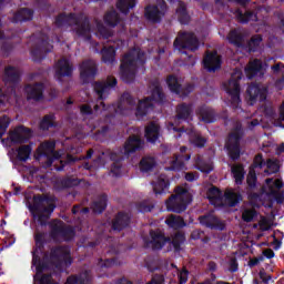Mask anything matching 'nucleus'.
<instances>
[{
	"label": "nucleus",
	"instance_id": "nucleus-8",
	"mask_svg": "<svg viewBox=\"0 0 284 284\" xmlns=\"http://www.w3.org/2000/svg\"><path fill=\"white\" fill-rule=\"evenodd\" d=\"M36 247L32 251V265L36 267L37 276H41L45 270H50L48 261H41L40 254H43L45 247V233L39 232L34 235Z\"/></svg>",
	"mask_w": 284,
	"mask_h": 284
},
{
	"label": "nucleus",
	"instance_id": "nucleus-13",
	"mask_svg": "<svg viewBox=\"0 0 284 284\" xmlns=\"http://www.w3.org/2000/svg\"><path fill=\"white\" fill-rule=\"evenodd\" d=\"M168 12V3L165 0H159L158 4H149L144 9V17L151 23H161Z\"/></svg>",
	"mask_w": 284,
	"mask_h": 284
},
{
	"label": "nucleus",
	"instance_id": "nucleus-60",
	"mask_svg": "<svg viewBox=\"0 0 284 284\" xmlns=\"http://www.w3.org/2000/svg\"><path fill=\"white\" fill-rule=\"evenodd\" d=\"M60 184L62 185V187L68 190L70 187H74V185H79V180L73 179V178H65V179L61 180Z\"/></svg>",
	"mask_w": 284,
	"mask_h": 284
},
{
	"label": "nucleus",
	"instance_id": "nucleus-21",
	"mask_svg": "<svg viewBox=\"0 0 284 284\" xmlns=\"http://www.w3.org/2000/svg\"><path fill=\"white\" fill-rule=\"evenodd\" d=\"M44 92L45 84H43V82H36L26 87L28 101H36V103H39V101H43V99H45V97L43 95Z\"/></svg>",
	"mask_w": 284,
	"mask_h": 284
},
{
	"label": "nucleus",
	"instance_id": "nucleus-40",
	"mask_svg": "<svg viewBox=\"0 0 284 284\" xmlns=\"http://www.w3.org/2000/svg\"><path fill=\"white\" fill-rule=\"evenodd\" d=\"M55 121H57V116L54 115V113L47 114L40 121L39 128L40 130H42V132H48L50 128H57Z\"/></svg>",
	"mask_w": 284,
	"mask_h": 284
},
{
	"label": "nucleus",
	"instance_id": "nucleus-6",
	"mask_svg": "<svg viewBox=\"0 0 284 284\" xmlns=\"http://www.w3.org/2000/svg\"><path fill=\"white\" fill-rule=\"evenodd\" d=\"M150 236L153 250H163L165 243H171L174 252H180L181 246L183 245V243H185V233L183 232H176L171 240L170 237H166L163 233H161V231L151 230Z\"/></svg>",
	"mask_w": 284,
	"mask_h": 284
},
{
	"label": "nucleus",
	"instance_id": "nucleus-11",
	"mask_svg": "<svg viewBox=\"0 0 284 284\" xmlns=\"http://www.w3.org/2000/svg\"><path fill=\"white\" fill-rule=\"evenodd\" d=\"M243 79V73L241 71H235L232 73L231 79L227 83H224V90L231 97V103L233 108H239L241 103V80Z\"/></svg>",
	"mask_w": 284,
	"mask_h": 284
},
{
	"label": "nucleus",
	"instance_id": "nucleus-9",
	"mask_svg": "<svg viewBox=\"0 0 284 284\" xmlns=\"http://www.w3.org/2000/svg\"><path fill=\"white\" fill-rule=\"evenodd\" d=\"M59 159H61V154L57 152V142L45 141L38 146L36 160L42 161L44 168H52V163Z\"/></svg>",
	"mask_w": 284,
	"mask_h": 284
},
{
	"label": "nucleus",
	"instance_id": "nucleus-34",
	"mask_svg": "<svg viewBox=\"0 0 284 284\" xmlns=\"http://www.w3.org/2000/svg\"><path fill=\"white\" fill-rule=\"evenodd\" d=\"M197 114L204 123H214V121H216V113L210 106H200L197 109Z\"/></svg>",
	"mask_w": 284,
	"mask_h": 284
},
{
	"label": "nucleus",
	"instance_id": "nucleus-59",
	"mask_svg": "<svg viewBox=\"0 0 284 284\" xmlns=\"http://www.w3.org/2000/svg\"><path fill=\"white\" fill-rule=\"evenodd\" d=\"M113 264H114L113 258H106V260L99 258L97 267H98V270H108V267H112Z\"/></svg>",
	"mask_w": 284,
	"mask_h": 284
},
{
	"label": "nucleus",
	"instance_id": "nucleus-29",
	"mask_svg": "<svg viewBox=\"0 0 284 284\" xmlns=\"http://www.w3.org/2000/svg\"><path fill=\"white\" fill-rule=\"evenodd\" d=\"M34 19V10L30 8L18 9L11 19V23H26Z\"/></svg>",
	"mask_w": 284,
	"mask_h": 284
},
{
	"label": "nucleus",
	"instance_id": "nucleus-56",
	"mask_svg": "<svg viewBox=\"0 0 284 284\" xmlns=\"http://www.w3.org/2000/svg\"><path fill=\"white\" fill-rule=\"evenodd\" d=\"M174 193L175 194H172L171 196H176L175 199H182V200H186V201H192V196L187 192V189H185L183 186H176L174 189Z\"/></svg>",
	"mask_w": 284,
	"mask_h": 284
},
{
	"label": "nucleus",
	"instance_id": "nucleus-55",
	"mask_svg": "<svg viewBox=\"0 0 284 284\" xmlns=\"http://www.w3.org/2000/svg\"><path fill=\"white\" fill-rule=\"evenodd\" d=\"M266 196H272L273 199H275V201L278 205H282V203H284V193L276 191L274 189V186H268V191L266 192Z\"/></svg>",
	"mask_w": 284,
	"mask_h": 284
},
{
	"label": "nucleus",
	"instance_id": "nucleus-58",
	"mask_svg": "<svg viewBox=\"0 0 284 284\" xmlns=\"http://www.w3.org/2000/svg\"><path fill=\"white\" fill-rule=\"evenodd\" d=\"M11 141L12 143H28V136H26L24 134L19 133L18 130H16L12 134H11Z\"/></svg>",
	"mask_w": 284,
	"mask_h": 284
},
{
	"label": "nucleus",
	"instance_id": "nucleus-64",
	"mask_svg": "<svg viewBox=\"0 0 284 284\" xmlns=\"http://www.w3.org/2000/svg\"><path fill=\"white\" fill-rule=\"evenodd\" d=\"M190 276V271H187L186 268H183L179 275H178V278H179V284H185L187 283V278Z\"/></svg>",
	"mask_w": 284,
	"mask_h": 284
},
{
	"label": "nucleus",
	"instance_id": "nucleus-61",
	"mask_svg": "<svg viewBox=\"0 0 284 284\" xmlns=\"http://www.w3.org/2000/svg\"><path fill=\"white\" fill-rule=\"evenodd\" d=\"M199 221L202 225H205L206 227H211V230H214V223L212 221H214V217H212L211 215H202L199 217Z\"/></svg>",
	"mask_w": 284,
	"mask_h": 284
},
{
	"label": "nucleus",
	"instance_id": "nucleus-16",
	"mask_svg": "<svg viewBox=\"0 0 284 284\" xmlns=\"http://www.w3.org/2000/svg\"><path fill=\"white\" fill-rule=\"evenodd\" d=\"M50 258L55 263L57 267L61 265L70 267L72 265V256L68 246H55L51 248Z\"/></svg>",
	"mask_w": 284,
	"mask_h": 284
},
{
	"label": "nucleus",
	"instance_id": "nucleus-30",
	"mask_svg": "<svg viewBox=\"0 0 284 284\" xmlns=\"http://www.w3.org/2000/svg\"><path fill=\"white\" fill-rule=\"evenodd\" d=\"M151 185L153 186V192L155 195L168 194L170 190V180L165 174L158 176L156 181H152Z\"/></svg>",
	"mask_w": 284,
	"mask_h": 284
},
{
	"label": "nucleus",
	"instance_id": "nucleus-1",
	"mask_svg": "<svg viewBox=\"0 0 284 284\" xmlns=\"http://www.w3.org/2000/svg\"><path fill=\"white\" fill-rule=\"evenodd\" d=\"M140 150H143V140H141L139 135H130L123 148H121L118 152L106 151V156H109L110 161L113 162L110 171L112 176H121L123 161H125V159H130L132 154L140 152Z\"/></svg>",
	"mask_w": 284,
	"mask_h": 284
},
{
	"label": "nucleus",
	"instance_id": "nucleus-35",
	"mask_svg": "<svg viewBox=\"0 0 284 284\" xmlns=\"http://www.w3.org/2000/svg\"><path fill=\"white\" fill-rule=\"evenodd\" d=\"M92 283V276L89 271H84L79 275H71L67 278L64 284H90Z\"/></svg>",
	"mask_w": 284,
	"mask_h": 284
},
{
	"label": "nucleus",
	"instance_id": "nucleus-48",
	"mask_svg": "<svg viewBox=\"0 0 284 284\" xmlns=\"http://www.w3.org/2000/svg\"><path fill=\"white\" fill-rule=\"evenodd\" d=\"M195 168H196V170H199V172H203V174H210L214 170V166H212V164H210V162H206L201 156L196 158Z\"/></svg>",
	"mask_w": 284,
	"mask_h": 284
},
{
	"label": "nucleus",
	"instance_id": "nucleus-41",
	"mask_svg": "<svg viewBox=\"0 0 284 284\" xmlns=\"http://www.w3.org/2000/svg\"><path fill=\"white\" fill-rule=\"evenodd\" d=\"M104 23L109 28H116L121 23V16L116 10H111L104 14Z\"/></svg>",
	"mask_w": 284,
	"mask_h": 284
},
{
	"label": "nucleus",
	"instance_id": "nucleus-50",
	"mask_svg": "<svg viewBox=\"0 0 284 284\" xmlns=\"http://www.w3.org/2000/svg\"><path fill=\"white\" fill-rule=\"evenodd\" d=\"M231 172L233 174V179L235 180V184L243 185V181L245 180V169H243L241 165H237L233 166Z\"/></svg>",
	"mask_w": 284,
	"mask_h": 284
},
{
	"label": "nucleus",
	"instance_id": "nucleus-19",
	"mask_svg": "<svg viewBox=\"0 0 284 284\" xmlns=\"http://www.w3.org/2000/svg\"><path fill=\"white\" fill-rule=\"evenodd\" d=\"M166 84L169 87V90L173 92V94H179L180 97L184 98L190 97L192 92H194V87L193 84H186V85H181L179 83V78L176 75L171 74L166 78Z\"/></svg>",
	"mask_w": 284,
	"mask_h": 284
},
{
	"label": "nucleus",
	"instance_id": "nucleus-27",
	"mask_svg": "<svg viewBox=\"0 0 284 284\" xmlns=\"http://www.w3.org/2000/svg\"><path fill=\"white\" fill-rule=\"evenodd\" d=\"M2 81L9 85H17L21 81V72L17 67L7 65L2 75Z\"/></svg>",
	"mask_w": 284,
	"mask_h": 284
},
{
	"label": "nucleus",
	"instance_id": "nucleus-46",
	"mask_svg": "<svg viewBox=\"0 0 284 284\" xmlns=\"http://www.w3.org/2000/svg\"><path fill=\"white\" fill-rule=\"evenodd\" d=\"M101 55L103 63L112 64L116 58V50H114V47H104L101 50Z\"/></svg>",
	"mask_w": 284,
	"mask_h": 284
},
{
	"label": "nucleus",
	"instance_id": "nucleus-14",
	"mask_svg": "<svg viewBox=\"0 0 284 284\" xmlns=\"http://www.w3.org/2000/svg\"><path fill=\"white\" fill-rule=\"evenodd\" d=\"M173 45L176 50H190L191 52H196L200 45L199 38L192 32L184 31L175 38Z\"/></svg>",
	"mask_w": 284,
	"mask_h": 284
},
{
	"label": "nucleus",
	"instance_id": "nucleus-47",
	"mask_svg": "<svg viewBox=\"0 0 284 284\" xmlns=\"http://www.w3.org/2000/svg\"><path fill=\"white\" fill-rule=\"evenodd\" d=\"M136 0H119L116 3V9L122 12V14H130V10L135 8Z\"/></svg>",
	"mask_w": 284,
	"mask_h": 284
},
{
	"label": "nucleus",
	"instance_id": "nucleus-57",
	"mask_svg": "<svg viewBox=\"0 0 284 284\" xmlns=\"http://www.w3.org/2000/svg\"><path fill=\"white\" fill-rule=\"evenodd\" d=\"M257 215L256 210L254 209H246L242 213V220L245 223H252L254 221V217Z\"/></svg>",
	"mask_w": 284,
	"mask_h": 284
},
{
	"label": "nucleus",
	"instance_id": "nucleus-3",
	"mask_svg": "<svg viewBox=\"0 0 284 284\" xmlns=\"http://www.w3.org/2000/svg\"><path fill=\"white\" fill-rule=\"evenodd\" d=\"M139 65H145V52L133 48L121 60L120 74L124 83H134Z\"/></svg>",
	"mask_w": 284,
	"mask_h": 284
},
{
	"label": "nucleus",
	"instance_id": "nucleus-24",
	"mask_svg": "<svg viewBox=\"0 0 284 284\" xmlns=\"http://www.w3.org/2000/svg\"><path fill=\"white\" fill-rule=\"evenodd\" d=\"M130 223H132V217L130 214L125 213L124 211H120L113 217L111 222V229L113 232H123V230L130 227Z\"/></svg>",
	"mask_w": 284,
	"mask_h": 284
},
{
	"label": "nucleus",
	"instance_id": "nucleus-4",
	"mask_svg": "<svg viewBox=\"0 0 284 284\" xmlns=\"http://www.w3.org/2000/svg\"><path fill=\"white\" fill-rule=\"evenodd\" d=\"M151 85L153 88L151 90V95L139 100L135 111L136 116H148V114H150V112L154 110V103L163 105V103H165L166 101L165 93L163 92V87H161L159 80L153 81Z\"/></svg>",
	"mask_w": 284,
	"mask_h": 284
},
{
	"label": "nucleus",
	"instance_id": "nucleus-17",
	"mask_svg": "<svg viewBox=\"0 0 284 284\" xmlns=\"http://www.w3.org/2000/svg\"><path fill=\"white\" fill-rule=\"evenodd\" d=\"M246 94L248 95V101L251 102V105H254L256 101L263 103V101L267 100V87L258 82H252L247 87Z\"/></svg>",
	"mask_w": 284,
	"mask_h": 284
},
{
	"label": "nucleus",
	"instance_id": "nucleus-37",
	"mask_svg": "<svg viewBox=\"0 0 284 284\" xmlns=\"http://www.w3.org/2000/svg\"><path fill=\"white\" fill-rule=\"evenodd\" d=\"M165 223L172 230H183V227L187 225L185 223V220H183L181 215H174V214L169 215L165 220Z\"/></svg>",
	"mask_w": 284,
	"mask_h": 284
},
{
	"label": "nucleus",
	"instance_id": "nucleus-5",
	"mask_svg": "<svg viewBox=\"0 0 284 284\" xmlns=\"http://www.w3.org/2000/svg\"><path fill=\"white\" fill-rule=\"evenodd\" d=\"M48 196L36 195L33 197V205L30 207V211L33 214V219H37L38 223L42 227H45V225H48V221L50 220L52 212H54V209L57 207L54 203H50L49 205L44 206L43 204L48 203Z\"/></svg>",
	"mask_w": 284,
	"mask_h": 284
},
{
	"label": "nucleus",
	"instance_id": "nucleus-18",
	"mask_svg": "<svg viewBox=\"0 0 284 284\" xmlns=\"http://www.w3.org/2000/svg\"><path fill=\"white\" fill-rule=\"evenodd\" d=\"M116 78L109 75L104 81L94 82L93 90L95 94H98V99L103 101V99H108L111 90L116 88Z\"/></svg>",
	"mask_w": 284,
	"mask_h": 284
},
{
	"label": "nucleus",
	"instance_id": "nucleus-36",
	"mask_svg": "<svg viewBox=\"0 0 284 284\" xmlns=\"http://www.w3.org/2000/svg\"><path fill=\"white\" fill-rule=\"evenodd\" d=\"M136 105V100L131 97L130 93L124 92L121 97L120 103L118 104V109L120 112H123V110H133V108Z\"/></svg>",
	"mask_w": 284,
	"mask_h": 284
},
{
	"label": "nucleus",
	"instance_id": "nucleus-62",
	"mask_svg": "<svg viewBox=\"0 0 284 284\" xmlns=\"http://www.w3.org/2000/svg\"><path fill=\"white\" fill-rule=\"evenodd\" d=\"M8 128H10V118L8 115H2L0 118V134H4Z\"/></svg>",
	"mask_w": 284,
	"mask_h": 284
},
{
	"label": "nucleus",
	"instance_id": "nucleus-12",
	"mask_svg": "<svg viewBox=\"0 0 284 284\" xmlns=\"http://www.w3.org/2000/svg\"><path fill=\"white\" fill-rule=\"evenodd\" d=\"M52 44H50V38L48 36H41L37 39L34 45L31 49V57L36 63H41L50 52H52Z\"/></svg>",
	"mask_w": 284,
	"mask_h": 284
},
{
	"label": "nucleus",
	"instance_id": "nucleus-43",
	"mask_svg": "<svg viewBox=\"0 0 284 284\" xmlns=\"http://www.w3.org/2000/svg\"><path fill=\"white\" fill-rule=\"evenodd\" d=\"M108 207V195L102 194L98 197L95 202H93L92 210L94 214H103L105 209Z\"/></svg>",
	"mask_w": 284,
	"mask_h": 284
},
{
	"label": "nucleus",
	"instance_id": "nucleus-52",
	"mask_svg": "<svg viewBox=\"0 0 284 284\" xmlns=\"http://www.w3.org/2000/svg\"><path fill=\"white\" fill-rule=\"evenodd\" d=\"M190 143L194 148H199L200 150H202V148H205L207 139L203 138V135L199 133H193L190 135Z\"/></svg>",
	"mask_w": 284,
	"mask_h": 284
},
{
	"label": "nucleus",
	"instance_id": "nucleus-7",
	"mask_svg": "<svg viewBox=\"0 0 284 284\" xmlns=\"http://www.w3.org/2000/svg\"><path fill=\"white\" fill-rule=\"evenodd\" d=\"M245 136L243 131V124L237 122L232 132L229 133L225 148L229 152V156L232 161H239L241 159V140Z\"/></svg>",
	"mask_w": 284,
	"mask_h": 284
},
{
	"label": "nucleus",
	"instance_id": "nucleus-32",
	"mask_svg": "<svg viewBox=\"0 0 284 284\" xmlns=\"http://www.w3.org/2000/svg\"><path fill=\"white\" fill-rule=\"evenodd\" d=\"M55 74L58 77V81H61L62 77H72V65H70V61L68 59H61L57 63Z\"/></svg>",
	"mask_w": 284,
	"mask_h": 284
},
{
	"label": "nucleus",
	"instance_id": "nucleus-26",
	"mask_svg": "<svg viewBox=\"0 0 284 284\" xmlns=\"http://www.w3.org/2000/svg\"><path fill=\"white\" fill-rule=\"evenodd\" d=\"M222 63L223 61L216 51L207 53L203 59V67L207 72H216V70H221Z\"/></svg>",
	"mask_w": 284,
	"mask_h": 284
},
{
	"label": "nucleus",
	"instance_id": "nucleus-22",
	"mask_svg": "<svg viewBox=\"0 0 284 284\" xmlns=\"http://www.w3.org/2000/svg\"><path fill=\"white\" fill-rule=\"evenodd\" d=\"M192 203V200H183L176 197V195H171L169 200H166V209L168 212H174L175 214H182L187 210V205Z\"/></svg>",
	"mask_w": 284,
	"mask_h": 284
},
{
	"label": "nucleus",
	"instance_id": "nucleus-25",
	"mask_svg": "<svg viewBox=\"0 0 284 284\" xmlns=\"http://www.w3.org/2000/svg\"><path fill=\"white\" fill-rule=\"evenodd\" d=\"M181 154L174 156V160L171 161V165L169 170L172 172H181V170H185V161H190L192 158L191 154H184L187 152V146L180 148Z\"/></svg>",
	"mask_w": 284,
	"mask_h": 284
},
{
	"label": "nucleus",
	"instance_id": "nucleus-42",
	"mask_svg": "<svg viewBox=\"0 0 284 284\" xmlns=\"http://www.w3.org/2000/svg\"><path fill=\"white\" fill-rule=\"evenodd\" d=\"M176 14L182 26H187L190 23L191 18L190 13H187V6L185 4V2H179Z\"/></svg>",
	"mask_w": 284,
	"mask_h": 284
},
{
	"label": "nucleus",
	"instance_id": "nucleus-10",
	"mask_svg": "<svg viewBox=\"0 0 284 284\" xmlns=\"http://www.w3.org/2000/svg\"><path fill=\"white\" fill-rule=\"evenodd\" d=\"M49 227L52 241L70 242L72 239H74V236H77V231H74V227L65 224V222L61 220H52L49 223Z\"/></svg>",
	"mask_w": 284,
	"mask_h": 284
},
{
	"label": "nucleus",
	"instance_id": "nucleus-63",
	"mask_svg": "<svg viewBox=\"0 0 284 284\" xmlns=\"http://www.w3.org/2000/svg\"><path fill=\"white\" fill-rule=\"evenodd\" d=\"M146 284H165V276L163 274H153L151 281Z\"/></svg>",
	"mask_w": 284,
	"mask_h": 284
},
{
	"label": "nucleus",
	"instance_id": "nucleus-45",
	"mask_svg": "<svg viewBox=\"0 0 284 284\" xmlns=\"http://www.w3.org/2000/svg\"><path fill=\"white\" fill-rule=\"evenodd\" d=\"M241 193H236L234 191H226L224 193V201L229 207H236L241 201Z\"/></svg>",
	"mask_w": 284,
	"mask_h": 284
},
{
	"label": "nucleus",
	"instance_id": "nucleus-51",
	"mask_svg": "<svg viewBox=\"0 0 284 284\" xmlns=\"http://www.w3.org/2000/svg\"><path fill=\"white\" fill-rule=\"evenodd\" d=\"M206 196L211 203H214V201L221 203L223 201V192H221L216 186L210 187L207 190Z\"/></svg>",
	"mask_w": 284,
	"mask_h": 284
},
{
	"label": "nucleus",
	"instance_id": "nucleus-15",
	"mask_svg": "<svg viewBox=\"0 0 284 284\" xmlns=\"http://www.w3.org/2000/svg\"><path fill=\"white\" fill-rule=\"evenodd\" d=\"M263 168H265V159H263V153H257L253 159V163L251 164L248 174L246 176L248 190H256V183L258 181L256 170H263Z\"/></svg>",
	"mask_w": 284,
	"mask_h": 284
},
{
	"label": "nucleus",
	"instance_id": "nucleus-49",
	"mask_svg": "<svg viewBox=\"0 0 284 284\" xmlns=\"http://www.w3.org/2000/svg\"><path fill=\"white\" fill-rule=\"evenodd\" d=\"M17 159L18 161H21L22 163H26L28 159H30V154H32V146L26 144L21 145L20 148L17 149Z\"/></svg>",
	"mask_w": 284,
	"mask_h": 284
},
{
	"label": "nucleus",
	"instance_id": "nucleus-54",
	"mask_svg": "<svg viewBox=\"0 0 284 284\" xmlns=\"http://www.w3.org/2000/svg\"><path fill=\"white\" fill-rule=\"evenodd\" d=\"M265 166L267 168V170L264 171L266 174H277V172L281 170L278 161L272 159H268L265 162Z\"/></svg>",
	"mask_w": 284,
	"mask_h": 284
},
{
	"label": "nucleus",
	"instance_id": "nucleus-31",
	"mask_svg": "<svg viewBox=\"0 0 284 284\" xmlns=\"http://www.w3.org/2000/svg\"><path fill=\"white\" fill-rule=\"evenodd\" d=\"M144 136L149 143H155L161 136V126L154 122L149 123L145 126Z\"/></svg>",
	"mask_w": 284,
	"mask_h": 284
},
{
	"label": "nucleus",
	"instance_id": "nucleus-2",
	"mask_svg": "<svg viewBox=\"0 0 284 284\" xmlns=\"http://www.w3.org/2000/svg\"><path fill=\"white\" fill-rule=\"evenodd\" d=\"M54 26L55 28L64 30L75 27L74 32L78 37H82L83 39H87V41H90V39H92V37L90 36V32H92V27L88 17L81 20V18H79V16H77V13L74 12H62L55 17Z\"/></svg>",
	"mask_w": 284,
	"mask_h": 284
},
{
	"label": "nucleus",
	"instance_id": "nucleus-23",
	"mask_svg": "<svg viewBox=\"0 0 284 284\" xmlns=\"http://www.w3.org/2000/svg\"><path fill=\"white\" fill-rule=\"evenodd\" d=\"M192 104L182 102L175 109V123H190L192 121Z\"/></svg>",
	"mask_w": 284,
	"mask_h": 284
},
{
	"label": "nucleus",
	"instance_id": "nucleus-33",
	"mask_svg": "<svg viewBox=\"0 0 284 284\" xmlns=\"http://www.w3.org/2000/svg\"><path fill=\"white\" fill-rule=\"evenodd\" d=\"M94 154V150L90 149L87 151V156H82V158H77L73 155L68 154L67 159L64 161H60L61 165L55 168L57 172H63V170H65V165L70 164V163H77V161H88L90 159H92V155Z\"/></svg>",
	"mask_w": 284,
	"mask_h": 284
},
{
	"label": "nucleus",
	"instance_id": "nucleus-44",
	"mask_svg": "<svg viewBox=\"0 0 284 284\" xmlns=\"http://www.w3.org/2000/svg\"><path fill=\"white\" fill-rule=\"evenodd\" d=\"M227 41L235 48H243V33L239 32V30L233 29L227 34Z\"/></svg>",
	"mask_w": 284,
	"mask_h": 284
},
{
	"label": "nucleus",
	"instance_id": "nucleus-20",
	"mask_svg": "<svg viewBox=\"0 0 284 284\" xmlns=\"http://www.w3.org/2000/svg\"><path fill=\"white\" fill-rule=\"evenodd\" d=\"M97 72H99V69L94 60H84L80 64V79L82 83H90L97 77Z\"/></svg>",
	"mask_w": 284,
	"mask_h": 284
},
{
	"label": "nucleus",
	"instance_id": "nucleus-39",
	"mask_svg": "<svg viewBox=\"0 0 284 284\" xmlns=\"http://www.w3.org/2000/svg\"><path fill=\"white\" fill-rule=\"evenodd\" d=\"M236 19L240 23H250V21H258L256 12L246 10L243 12L241 9L236 10Z\"/></svg>",
	"mask_w": 284,
	"mask_h": 284
},
{
	"label": "nucleus",
	"instance_id": "nucleus-38",
	"mask_svg": "<svg viewBox=\"0 0 284 284\" xmlns=\"http://www.w3.org/2000/svg\"><path fill=\"white\" fill-rule=\"evenodd\" d=\"M140 172L143 174L152 172L156 168V159L153 156H144L139 163Z\"/></svg>",
	"mask_w": 284,
	"mask_h": 284
},
{
	"label": "nucleus",
	"instance_id": "nucleus-53",
	"mask_svg": "<svg viewBox=\"0 0 284 284\" xmlns=\"http://www.w3.org/2000/svg\"><path fill=\"white\" fill-rule=\"evenodd\" d=\"M262 42H263V36L261 34L253 36L247 42L248 52H258V48Z\"/></svg>",
	"mask_w": 284,
	"mask_h": 284
},
{
	"label": "nucleus",
	"instance_id": "nucleus-28",
	"mask_svg": "<svg viewBox=\"0 0 284 284\" xmlns=\"http://www.w3.org/2000/svg\"><path fill=\"white\" fill-rule=\"evenodd\" d=\"M245 75L247 79L252 80L255 77H263V62L258 59L250 61L245 69Z\"/></svg>",
	"mask_w": 284,
	"mask_h": 284
}]
</instances>
